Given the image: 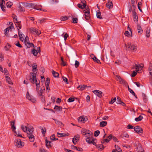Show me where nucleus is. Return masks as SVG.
<instances>
[{"label": "nucleus", "instance_id": "1", "mask_svg": "<svg viewBox=\"0 0 152 152\" xmlns=\"http://www.w3.org/2000/svg\"><path fill=\"white\" fill-rule=\"evenodd\" d=\"M81 133L84 136L87 137L86 139V141L89 144L92 143L95 145L94 139L91 137H90L92 134L91 132L89 130L85 129H82Z\"/></svg>", "mask_w": 152, "mask_h": 152}, {"label": "nucleus", "instance_id": "2", "mask_svg": "<svg viewBox=\"0 0 152 152\" xmlns=\"http://www.w3.org/2000/svg\"><path fill=\"white\" fill-rule=\"evenodd\" d=\"M26 79L27 80H29L33 84L35 83L36 90L38 91L40 88V81L39 80L37 79L36 77H27Z\"/></svg>", "mask_w": 152, "mask_h": 152}, {"label": "nucleus", "instance_id": "3", "mask_svg": "<svg viewBox=\"0 0 152 152\" xmlns=\"http://www.w3.org/2000/svg\"><path fill=\"white\" fill-rule=\"evenodd\" d=\"M135 68L136 69L135 71H133L130 76H136L137 74L142 72V67L140 64H135Z\"/></svg>", "mask_w": 152, "mask_h": 152}, {"label": "nucleus", "instance_id": "4", "mask_svg": "<svg viewBox=\"0 0 152 152\" xmlns=\"http://www.w3.org/2000/svg\"><path fill=\"white\" fill-rule=\"evenodd\" d=\"M125 45L129 50L132 52H135L137 50V46L135 45L132 44L130 42L128 43L127 44H125Z\"/></svg>", "mask_w": 152, "mask_h": 152}, {"label": "nucleus", "instance_id": "5", "mask_svg": "<svg viewBox=\"0 0 152 152\" xmlns=\"http://www.w3.org/2000/svg\"><path fill=\"white\" fill-rule=\"evenodd\" d=\"M26 7H31L39 10H41L42 11H46L44 9L37 7V4L32 3H27L26 4Z\"/></svg>", "mask_w": 152, "mask_h": 152}, {"label": "nucleus", "instance_id": "6", "mask_svg": "<svg viewBox=\"0 0 152 152\" xmlns=\"http://www.w3.org/2000/svg\"><path fill=\"white\" fill-rule=\"evenodd\" d=\"M15 145L18 148H21L24 145V142L21 141L20 139L15 140Z\"/></svg>", "mask_w": 152, "mask_h": 152}, {"label": "nucleus", "instance_id": "7", "mask_svg": "<svg viewBox=\"0 0 152 152\" xmlns=\"http://www.w3.org/2000/svg\"><path fill=\"white\" fill-rule=\"evenodd\" d=\"M26 97L28 100L31 101L33 103H35L36 102V99L32 96H31L28 91L27 92Z\"/></svg>", "mask_w": 152, "mask_h": 152}, {"label": "nucleus", "instance_id": "8", "mask_svg": "<svg viewBox=\"0 0 152 152\" xmlns=\"http://www.w3.org/2000/svg\"><path fill=\"white\" fill-rule=\"evenodd\" d=\"M37 65L36 64H33L32 71L33 72L30 73L31 76H36L35 72H37Z\"/></svg>", "mask_w": 152, "mask_h": 152}, {"label": "nucleus", "instance_id": "9", "mask_svg": "<svg viewBox=\"0 0 152 152\" xmlns=\"http://www.w3.org/2000/svg\"><path fill=\"white\" fill-rule=\"evenodd\" d=\"M83 12L85 13V19L86 20H88L90 19V12L89 8H87L86 10H84Z\"/></svg>", "mask_w": 152, "mask_h": 152}, {"label": "nucleus", "instance_id": "10", "mask_svg": "<svg viewBox=\"0 0 152 152\" xmlns=\"http://www.w3.org/2000/svg\"><path fill=\"white\" fill-rule=\"evenodd\" d=\"M116 79L118 81L119 83L121 84H123L125 86L127 84V83L122 79L121 77H117L116 78Z\"/></svg>", "mask_w": 152, "mask_h": 152}, {"label": "nucleus", "instance_id": "11", "mask_svg": "<svg viewBox=\"0 0 152 152\" xmlns=\"http://www.w3.org/2000/svg\"><path fill=\"white\" fill-rule=\"evenodd\" d=\"M31 32L33 33H35L37 35H39L41 34V33L37 29L35 28H29Z\"/></svg>", "mask_w": 152, "mask_h": 152}, {"label": "nucleus", "instance_id": "12", "mask_svg": "<svg viewBox=\"0 0 152 152\" xmlns=\"http://www.w3.org/2000/svg\"><path fill=\"white\" fill-rule=\"evenodd\" d=\"M27 135L28 137V138L29 141L32 142H34L35 138L33 134V133L28 134L27 133Z\"/></svg>", "mask_w": 152, "mask_h": 152}, {"label": "nucleus", "instance_id": "13", "mask_svg": "<svg viewBox=\"0 0 152 152\" xmlns=\"http://www.w3.org/2000/svg\"><path fill=\"white\" fill-rule=\"evenodd\" d=\"M25 44L27 47V48H29L31 47H32L34 48H35L36 47L37 48V47L36 46H35L34 44L32 43H30L29 41H26L24 42Z\"/></svg>", "mask_w": 152, "mask_h": 152}, {"label": "nucleus", "instance_id": "14", "mask_svg": "<svg viewBox=\"0 0 152 152\" xmlns=\"http://www.w3.org/2000/svg\"><path fill=\"white\" fill-rule=\"evenodd\" d=\"M80 138V136L78 134L75 135L72 139V142L74 145H75L76 143L78 141Z\"/></svg>", "mask_w": 152, "mask_h": 152}, {"label": "nucleus", "instance_id": "15", "mask_svg": "<svg viewBox=\"0 0 152 152\" xmlns=\"http://www.w3.org/2000/svg\"><path fill=\"white\" fill-rule=\"evenodd\" d=\"M134 130L137 133H143L142 129L140 126H137L134 128Z\"/></svg>", "mask_w": 152, "mask_h": 152}, {"label": "nucleus", "instance_id": "16", "mask_svg": "<svg viewBox=\"0 0 152 152\" xmlns=\"http://www.w3.org/2000/svg\"><path fill=\"white\" fill-rule=\"evenodd\" d=\"M88 119L86 117L83 116H81L79 118L78 121L80 123H84Z\"/></svg>", "mask_w": 152, "mask_h": 152}, {"label": "nucleus", "instance_id": "17", "mask_svg": "<svg viewBox=\"0 0 152 152\" xmlns=\"http://www.w3.org/2000/svg\"><path fill=\"white\" fill-rule=\"evenodd\" d=\"M88 87H90V86H87L86 85H83L79 86L77 87V88L79 90L82 91Z\"/></svg>", "mask_w": 152, "mask_h": 152}, {"label": "nucleus", "instance_id": "18", "mask_svg": "<svg viewBox=\"0 0 152 152\" xmlns=\"http://www.w3.org/2000/svg\"><path fill=\"white\" fill-rule=\"evenodd\" d=\"M142 97L144 102L146 103L148 102V99L146 95L144 93H142Z\"/></svg>", "mask_w": 152, "mask_h": 152}, {"label": "nucleus", "instance_id": "19", "mask_svg": "<svg viewBox=\"0 0 152 152\" xmlns=\"http://www.w3.org/2000/svg\"><path fill=\"white\" fill-rule=\"evenodd\" d=\"M102 92L99 90H96V95L99 98H101L102 96Z\"/></svg>", "mask_w": 152, "mask_h": 152}, {"label": "nucleus", "instance_id": "20", "mask_svg": "<svg viewBox=\"0 0 152 152\" xmlns=\"http://www.w3.org/2000/svg\"><path fill=\"white\" fill-rule=\"evenodd\" d=\"M34 131V128L32 126H31L30 127L28 128L27 131V133L28 134H31V133H33V132Z\"/></svg>", "mask_w": 152, "mask_h": 152}, {"label": "nucleus", "instance_id": "21", "mask_svg": "<svg viewBox=\"0 0 152 152\" xmlns=\"http://www.w3.org/2000/svg\"><path fill=\"white\" fill-rule=\"evenodd\" d=\"M107 7L109 9L112 8L113 7V4L112 2L110 1H109L106 4Z\"/></svg>", "mask_w": 152, "mask_h": 152}, {"label": "nucleus", "instance_id": "22", "mask_svg": "<svg viewBox=\"0 0 152 152\" xmlns=\"http://www.w3.org/2000/svg\"><path fill=\"white\" fill-rule=\"evenodd\" d=\"M132 13L134 20L135 21L137 22L138 21V16L137 15V13L134 11H133L132 12Z\"/></svg>", "mask_w": 152, "mask_h": 152}, {"label": "nucleus", "instance_id": "23", "mask_svg": "<svg viewBox=\"0 0 152 152\" xmlns=\"http://www.w3.org/2000/svg\"><path fill=\"white\" fill-rule=\"evenodd\" d=\"M96 17L97 18H99L100 19H102V17L101 15V13L99 10L96 11Z\"/></svg>", "mask_w": 152, "mask_h": 152}, {"label": "nucleus", "instance_id": "24", "mask_svg": "<svg viewBox=\"0 0 152 152\" xmlns=\"http://www.w3.org/2000/svg\"><path fill=\"white\" fill-rule=\"evenodd\" d=\"M137 149L138 152H144V151L142 150V148L140 145H137Z\"/></svg>", "mask_w": 152, "mask_h": 152}, {"label": "nucleus", "instance_id": "25", "mask_svg": "<svg viewBox=\"0 0 152 152\" xmlns=\"http://www.w3.org/2000/svg\"><path fill=\"white\" fill-rule=\"evenodd\" d=\"M18 35H19V39L21 41H23L24 40V38H23V37H22V35L23 34H22L21 33V32H20V31L19 30V29H18Z\"/></svg>", "mask_w": 152, "mask_h": 152}, {"label": "nucleus", "instance_id": "26", "mask_svg": "<svg viewBox=\"0 0 152 152\" xmlns=\"http://www.w3.org/2000/svg\"><path fill=\"white\" fill-rule=\"evenodd\" d=\"M62 109V108L61 107L57 105L55 106L54 108V109H55L56 110L58 111H61Z\"/></svg>", "mask_w": 152, "mask_h": 152}, {"label": "nucleus", "instance_id": "27", "mask_svg": "<svg viewBox=\"0 0 152 152\" xmlns=\"http://www.w3.org/2000/svg\"><path fill=\"white\" fill-rule=\"evenodd\" d=\"M96 146L98 148V150H103L104 148V146L102 144L97 145H96Z\"/></svg>", "mask_w": 152, "mask_h": 152}, {"label": "nucleus", "instance_id": "28", "mask_svg": "<svg viewBox=\"0 0 152 152\" xmlns=\"http://www.w3.org/2000/svg\"><path fill=\"white\" fill-rule=\"evenodd\" d=\"M137 29L138 31V33L140 34H142L143 32V30L141 26L139 25H137Z\"/></svg>", "mask_w": 152, "mask_h": 152}, {"label": "nucleus", "instance_id": "29", "mask_svg": "<svg viewBox=\"0 0 152 152\" xmlns=\"http://www.w3.org/2000/svg\"><path fill=\"white\" fill-rule=\"evenodd\" d=\"M77 6L80 8L81 9H83L85 8L86 9L87 8H88L87 6H84V5L83 4H77Z\"/></svg>", "mask_w": 152, "mask_h": 152}, {"label": "nucleus", "instance_id": "30", "mask_svg": "<svg viewBox=\"0 0 152 152\" xmlns=\"http://www.w3.org/2000/svg\"><path fill=\"white\" fill-rule=\"evenodd\" d=\"M6 78L7 82L10 84H12V82L9 77H6Z\"/></svg>", "mask_w": 152, "mask_h": 152}, {"label": "nucleus", "instance_id": "31", "mask_svg": "<svg viewBox=\"0 0 152 152\" xmlns=\"http://www.w3.org/2000/svg\"><path fill=\"white\" fill-rule=\"evenodd\" d=\"M121 137L122 138H124V137L126 138H128L129 137V136L128 134L125 132H124L123 134L121 135Z\"/></svg>", "mask_w": 152, "mask_h": 152}, {"label": "nucleus", "instance_id": "32", "mask_svg": "<svg viewBox=\"0 0 152 152\" xmlns=\"http://www.w3.org/2000/svg\"><path fill=\"white\" fill-rule=\"evenodd\" d=\"M124 35L128 37H130L132 36V33H129L128 31H125L124 33Z\"/></svg>", "mask_w": 152, "mask_h": 152}, {"label": "nucleus", "instance_id": "33", "mask_svg": "<svg viewBox=\"0 0 152 152\" xmlns=\"http://www.w3.org/2000/svg\"><path fill=\"white\" fill-rule=\"evenodd\" d=\"M107 124V122L105 121H102L100 123V125L101 127H104Z\"/></svg>", "mask_w": 152, "mask_h": 152}, {"label": "nucleus", "instance_id": "34", "mask_svg": "<svg viewBox=\"0 0 152 152\" xmlns=\"http://www.w3.org/2000/svg\"><path fill=\"white\" fill-rule=\"evenodd\" d=\"M52 142L49 141L47 140H46V146L48 148H49L51 146L50 143Z\"/></svg>", "mask_w": 152, "mask_h": 152}, {"label": "nucleus", "instance_id": "35", "mask_svg": "<svg viewBox=\"0 0 152 152\" xmlns=\"http://www.w3.org/2000/svg\"><path fill=\"white\" fill-rule=\"evenodd\" d=\"M57 134L58 137H64L69 135V134H68V133H67V134L66 133H57Z\"/></svg>", "mask_w": 152, "mask_h": 152}, {"label": "nucleus", "instance_id": "36", "mask_svg": "<svg viewBox=\"0 0 152 152\" xmlns=\"http://www.w3.org/2000/svg\"><path fill=\"white\" fill-rule=\"evenodd\" d=\"M15 25L17 27L18 29H21V22H19L18 23H15Z\"/></svg>", "mask_w": 152, "mask_h": 152}, {"label": "nucleus", "instance_id": "37", "mask_svg": "<svg viewBox=\"0 0 152 152\" xmlns=\"http://www.w3.org/2000/svg\"><path fill=\"white\" fill-rule=\"evenodd\" d=\"M143 118V117L142 115H140L138 117L135 118V120L136 121H141Z\"/></svg>", "mask_w": 152, "mask_h": 152}, {"label": "nucleus", "instance_id": "38", "mask_svg": "<svg viewBox=\"0 0 152 152\" xmlns=\"http://www.w3.org/2000/svg\"><path fill=\"white\" fill-rule=\"evenodd\" d=\"M46 20V19L43 18L41 20H39L38 22L40 24H42V23L45 22Z\"/></svg>", "mask_w": 152, "mask_h": 152}, {"label": "nucleus", "instance_id": "39", "mask_svg": "<svg viewBox=\"0 0 152 152\" xmlns=\"http://www.w3.org/2000/svg\"><path fill=\"white\" fill-rule=\"evenodd\" d=\"M32 53L35 56H36L38 54V52L35 48H34L32 50Z\"/></svg>", "mask_w": 152, "mask_h": 152}, {"label": "nucleus", "instance_id": "40", "mask_svg": "<svg viewBox=\"0 0 152 152\" xmlns=\"http://www.w3.org/2000/svg\"><path fill=\"white\" fill-rule=\"evenodd\" d=\"M11 128L12 129V130L13 131L15 130L16 128V127L15 126V122L14 121H12L11 122Z\"/></svg>", "mask_w": 152, "mask_h": 152}, {"label": "nucleus", "instance_id": "41", "mask_svg": "<svg viewBox=\"0 0 152 152\" xmlns=\"http://www.w3.org/2000/svg\"><path fill=\"white\" fill-rule=\"evenodd\" d=\"M15 133V135L19 137H22V135L19 132H17L15 130L13 131Z\"/></svg>", "mask_w": 152, "mask_h": 152}, {"label": "nucleus", "instance_id": "42", "mask_svg": "<svg viewBox=\"0 0 152 152\" xmlns=\"http://www.w3.org/2000/svg\"><path fill=\"white\" fill-rule=\"evenodd\" d=\"M55 121V123L57 124H58L59 125H62V122L59 121H58L57 120L55 119H53Z\"/></svg>", "mask_w": 152, "mask_h": 152}, {"label": "nucleus", "instance_id": "43", "mask_svg": "<svg viewBox=\"0 0 152 152\" xmlns=\"http://www.w3.org/2000/svg\"><path fill=\"white\" fill-rule=\"evenodd\" d=\"M22 129L25 132H26L27 131L28 127L27 126L22 125L21 126Z\"/></svg>", "mask_w": 152, "mask_h": 152}, {"label": "nucleus", "instance_id": "44", "mask_svg": "<svg viewBox=\"0 0 152 152\" xmlns=\"http://www.w3.org/2000/svg\"><path fill=\"white\" fill-rule=\"evenodd\" d=\"M68 19V17L66 16H62L61 17L60 20L61 21H65L67 20Z\"/></svg>", "mask_w": 152, "mask_h": 152}, {"label": "nucleus", "instance_id": "45", "mask_svg": "<svg viewBox=\"0 0 152 152\" xmlns=\"http://www.w3.org/2000/svg\"><path fill=\"white\" fill-rule=\"evenodd\" d=\"M150 30L147 29L146 31V36L147 37H149L150 36Z\"/></svg>", "mask_w": 152, "mask_h": 152}, {"label": "nucleus", "instance_id": "46", "mask_svg": "<svg viewBox=\"0 0 152 152\" xmlns=\"http://www.w3.org/2000/svg\"><path fill=\"white\" fill-rule=\"evenodd\" d=\"M52 74L53 76H59V74L58 72L54 71L53 70H52Z\"/></svg>", "mask_w": 152, "mask_h": 152}, {"label": "nucleus", "instance_id": "47", "mask_svg": "<svg viewBox=\"0 0 152 152\" xmlns=\"http://www.w3.org/2000/svg\"><path fill=\"white\" fill-rule=\"evenodd\" d=\"M61 65H63V66H66V62H65L63 60V58L62 57H61Z\"/></svg>", "mask_w": 152, "mask_h": 152}, {"label": "nucleus", "instance_id": "48", "mask_svg": "<svg viewBox=\"0 0 152 152\" xmlns=\"http://www.w3.org/2000/svg\"><path fill=\"white\" fill-rule=\"evenodd\" d=\"M50 83V80L49 78L48 77L45 81V86H49Z\"/></svg>", "mask_w": 152, "mask_h": 152}, {"label": "nucleus", "instance_id": "49", "mask_svg": "<svg viewBox=\"0 0 152 152\" xmlns=\"http://www.w3.org/2000/svg\"><path fill=\"white\" fill-rule=\"evenodd\" d=\"M40 129L42 130V134H44L46 133V129L44 127H42Z\"/></svg>", "mask_w": 152, "mask_h": 152}, {"label": "nucleus", "instance_id": "50", "mask_svg": "<svg viewBox=\"0 0 152 152\" xmlns=\"http://www.w3.org/2000/svg\"><path fill=\"white\" fill-rule=\"evenodd\" d=\"M12 5V3L10 1L8 2L7 3V7L10 8Z\"/></svg>", "mask_w": 152, "mask_h": 152}, {"label": "nucleus", "instance_id": "51", "mask_svg": "<svg viewBox=\"0 0 152 152\" xmlns=\"http://www.w3.org/2000/svg\"><path fill=\"white\" fill-rule=\"evenodd\" d=\"M80 63L77 60L75 61V66L76 68H77L79 66Z\"/></svg>", "mask_w": 152, "mask_h": 152}, {"label": "nucleus", "instance_id": "52", "mask_svg": "<svg viewBox=\"0 0 152 152\" xmlns=\"http://www.w3.org/2000/svg\"><path fill=\"white\" fill-rule=\"evenodd\" d=\"M50 139L52 140H58L57 138H55L54 134H53L50 136Z\"/></svg>", "mask_w": 152, "mask_h": 152}, {"label": "nucleus", "instance_id": "53", "mask_svg": "<svg viewBox=\"0 0 152 152\" xmlns=\"http://www.w3.org/2000/svg\"><path fill=\"white\" fill-rule=\"evenodd\" d=\"M62 36H63V37L64 38V39L65 41L67 37H68V35L67 33H65V34L63 35V34H62L61 35Z\"/></svg>", "mask_w": 152, "mask_h": 152}, {"label": "nucleus", "instance_id": "54", "mask_svg": "<svg viewBox=\"0 0 152 152\" xmlns=\"http://www.w3.org/2000/svg\"><path fill=\"white\" fill-rule=\"evenodd\" d=\"M109 141V140L108 139H104L101 141V143L102 144H104L105 142L108 143Z\"/></svg>", "mask_w": 152, "mask_h": 152}, {"label": "nucleus", "instance_id": "55", "mask_svg": "<svg viewBox=\"0 0 152 152\" xmlns=\"http://www.w3.org/2000/svg\"><path fill=\"white\" fill-rule=\"evenodd\" d=\"M40 97H41V99L42 102L43 103H45V96L43 95L42 96H41Z\"/></svg>", "mask_w": 152, "mask_h": 152}, {"label": "nucleus", "instance_id": "56", "mask_svg": "<svg viewBox=\"0 0 152 152\" xmlns=\"http://www.w3.org/2000/svg\"><path fill=\"white\" fill-rule=\"evenodd\" d=\"M128 87L129 91L132 94V95H133L134 94V95L135 93L131 89L129 88L128 85Z\"/></svg>", "mask_w": 152, "mask_h": 152}, {"label": "nucleus", "instance_id": "57", "mask_svg": "<svg viewBox=\"0 0 152 152\" xmlns=\"http://www.w3.org/2000/svg\"><path fill=\"white\" fill-rule=\"evenodd\" d=\"M116 97H115L114 99H112L111 101L109 102V103L111 104H113L114 102L116 100Z\"/></svg>", "mask_w": 152, "mask_h": 152}, {"label": "nucleus", "instance_id": "58", "mask_svg": "<svg viewBox=\"0 0 152 152\" xmlns=\"http://www.w3.org/2000/svg\"><path fill=\"white\" fill-rule=\"evenodd\" d=\"M117 103L118 104H120L122 101H121V99L119 97L117 96Z\"/></svg>", "mask_w": 152, "mask_h": 152}, {"label": "nucleus", "instance_id": "59", "mask_svg": "<svg viewBox=\"0 0 152 152\" xmlns=\"http://www.w3.org/2000/svg\"><path fill=\"white\" fill-rule=\"evenodd\" d=\"M78 19L77 18H73L72 19V22L74 23H77V22Z\"/></svg>", "mask_w": 152, "mask_h": 152}, {"label": "nucleus", "instance_id": "60", "mask_svg": "<svg viewBox=\"0 0 152 152\" xmlns=\"http://www.w3.org/2000/svg\"><path fill=\"white\" fill-rule=\"evenodd\" d=\"M90 57L91 59L95 61V56L93 54H91L90 55Z\"/></svg>", "mask_w": 152, "mask_h": 152}, {"label": "nucleus", "instance_id": "61", "mask_svg": "<svg viewBox=\"0 0 152 152\" xmlns=\"http://www.w3.org/2000/svg\"><path fill=\"white\" fill-rule=\"evenodd\" d=\"M63 80L64 81V82H65L66 83H67V84L69 83L68 81V79L64 77L63 78Z\"/></svg>", "mask_w": 152, "mask_h": 152}, {"label": "nucleus", "instance_id": "62", "mask_svg": "<svg viewBox=\"0 0 152 152\" xmlns=\"http://www.w3.org/2000/svg\"><path fill=\"white\" fill-rule=\"evenodd\" d=\"M74 100L73 98L70 97L68 100V102H73Z\"/></svg>", "mask_w": 152, "mask_h": 152}, {"label": "nucleus", "instance_id": "63", "mask_svg": "<svg viewBox=\"0 0 152 152\" xmlns=\"http://www.w3.org/2000/svg\"><path fill=\"white\" fill-rule=\"evenodd\" d=\"M15 45L19 48H22V46L19 43L18 41L15 44Z\"/></svg>", "mask_w": 152, "mask_h": 152}, {"label": "nucleus", "instance_id": "64", "mask_svg": "<svg viewBox=\"0 0 152 152\" xmlns=\"http://www.w3.org/2000/svg\"><path fill=\"white\" fill-rule=\"evenodd\" d=\"M9 29L8 28H6L4 30L5 34V35L7 34L8 32Z\"/></svg>", "mask_w": 152, "mask_h": 152}]
</instances>
